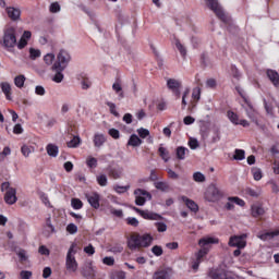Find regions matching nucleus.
I'll return each mask as SVG.
<instances>
[{
  "label": "nucleus",
  "instance_id": "nucleus-1",
  "mask_svg": "<svg viewBox=\"0 0 279 279\" xmlns=\"http://www.w3.org/2000/svg\"><path fill=\"white\" fill-rule=\"evenodd\" d=\"M75 247H77V244L72 243L65 256V269L69 274H75L80 268V264H77V259H75V254H77Z\"/></svg>",
  "mask_w": 279,
  "mask_h": 279
},
{
  "label": "nucleus",
  "instance_id": "nucleus-2",
  "mask_svg": "<svg viewBox=\"0 0 279 279\" xmlns=\"http://www.w3.org/2000/svg\"><path fill=\"white\" fill-rule=\"evenodd\" d=\"M219 243V239L213 236H205L198 241L199 247L198 254H196V260H201L208 254V245H216Z\"/></svg>",
  "mask_w": 279,
  "mask_h": 279
},
{
  "label": "nucleus",
  "instance_id": "nucleus-3",
  "mask_svg": "<svg viewBox=\"0 0 279 279\" xmlns=\"http://www.w3.org/2000/svg\"><path fill=\"white\" fill-rule=\"evenodd\" d=\"M1 191L4 193V202L9 206H14L15 202H19V197H16V190L10 186V182H3L1 184Z\"/></svg>",
  "mask_w": 279,
  "mask_h": 279
},
{
  "label": "nucleus",
  "instance_id": "nucleus-4",
  "mask_svg": "<svg viewBox=\"0 0 279 279\" xmlns=\"http://www.w3.org/2000/svg\"><path fill=\"white\" fill-rule=\"evenodd\" d=\"M207 5L215 12L216 16H218L222 23H230V17L226 11H223L221 4H219V0H207Z\"/></svg>",
  "mask_w": 279,
  "mask_h": 279
},
{
  "label": "nucleus",
  "instance_id": "nucleus-5",
  "mask_svg": "<svg viewBox=\"0 0 279 279\" xmlns=\"http://www.w3.org/2000/svg\"><path fill=\"white\" fill-rule=\"evenodd\" d=\"M71 62V54L69 51L62 49L57 54V61L53 63L52 69H58L59 71H64Z\"/></svg>",
  "mask_w": 279,
  "mask_h": 279
},
{
  "label": "nucleus",
  "instance_id": "nucleus-6",
  "mask_svg": "<svg viewBox=\"0 0 279 279\" xmlns=\"http://www.w3.org/2000/svg\"><path fill=\"white\" fill-rule=\"evenodd\" d=\"M3 46L7 49L16 47V29H14V27H9L4 31Z\"/></svg>",
  "mask_w": 279,
  "mask_h": 279
},
{
  "label": "nucleus",
  "instance_id": "nucleus-7",
  "mask_svg": "<svg viewBox=\"0 0 279 279\" xmlns=\"http://www.w3.org/2000/svg\"><path fill=\"white\" fill-rule=\"evenodd\" d=\"M209 278L211 279H243L239 275L230 270L214 269L209 271Z\"/></svg>",
  "mask_w": 279,
  "mask_h": 279
},
{
  "label": "nucleus",
  "instance_id": "nucleus-8",
  "mask_svg": "<svg viewBox=\"0 0 279 279\" xmlns=\"http://www.w3.org/2000/svg\"><path fill=\"white\" fill-rule=\"evenodd\" d=\"M247 234L232 235L229 240L230 247H238L239 250H244L247 245Z\"/></svg>",
  "mask_w": 279,
  "mask_h": 279
},
{
  "label": "nucleus",
  "instance_id": "nucleus-9",
  "mask_svg": "<svg viewBox=\"0 0 279 279\" xmlns=\"http://www.w3.org/2000/svg\"><path fill=\"white\" fill-rule=\"evenodd\" d=\"M220 197L221 192L219 191V187H217V185L215 184H210L205 193V198L207 199V202H218Z\"/></svg>",
  "mask_w": 279,
  "mask_h": 279
},
{
  "label": "nucleus",
  "instance_id": "nucleus-10",
  "mask_svg": "<svg viewBox=\"0 0 279 279\" xmlns=\"http://www.w3.org/2000/svg\"><path fill=\"white\" fill-rule=\"evenodd\" d=\"M128 247L132 250V252L141 250V234L132 233L128 240Z\"/></svg>",
  "mask_w": 279,
  "mask_h": 279
},
{
  "label": "nucleus",
  "instance_id": "nucleus-11",
  "mask_svg": "<svg viewBox=\"0 0 279 279\" xmlns=\"http://www.w3.org/2000/svg\"><path fill=\"white\" fill-rule=\"evenodd\" d=\"M173 270L171 268H160L153 275V279H171Z\"/></svg>",
  "mask_w": 279,
  "mask_h": 279
},
{
  "label": "nucleus",
  "instance_id": "nucleus-12",
  "mask_svg": "<svg viewBox=\"0 0 279 279\" xmlns=\"http://www.w3.org/2000/svg\"><path fill=\"white\" fill-rule=\"evenodd\" d=\"M167 86L177 97H180V86H182V83L175 78H169L167 81Z\"/></svg>",
  "mask_w": 279,
  "mask_h": 279
},
{
  "label": "nucleus",
  "instance_id": "nucleus-13",
  "mask_svg": "<svg viewBox=\"0 0 279 279\" xmlns=\"http://www.w3.org/2000/svg\"><path fill=\"white\" fill-rule=\"evenodd\" d=\"M141 217L143 219H147L148 221H160L162 220V217L160 216V214H156L154 211H149V210H141Z\"/></svg>",
  "mask_w": 279,
  "mask_h": 279
},
{
  "label": "nucleus",
  "instance_id": "nucleus-14",
  "mask_svg": "<svg viewBox=\"0 0 279 279\" xmlns=\"http://www.w3.org/2000/svg\"><path fill=\"white\" fill-rule=\"evenodd\" d=\"M5 12L11 21H21V9L7 7Z\"/></svg>",
  "mask_w": 279,
  "mask_h": 279
},
{
  "label": "nucleus",
  "instance_id": "nucleus-15",
  "mask_svg": "<svg viewBox=\"0 0 279 279\" xmlns=\"http://www.w3.org/2000/svg\"><path fill=\"white\" fill-rule=\"evenodd\" d=\"M81 274L83 278H95V268H93V264H86L81 268Z\"/></svg>",
  "mask_w": 279,
  "mask_h": 279
},
{
  "label": "nucleus",
  "instance_id": "nucleus-16",
  "mask_svg": "<svg viewBox=\"0 0 279 279\" xmlns=\"http://www.w3.org/2000/svg\"><path fill=\"white\" fill-rule=\"evenodd\" d=\"M107 173H108L109 178H113V180H119V178H121V175L123 174V169L120 167L109 166L107 168Z\"/></svg>",
  "mask_w": 279,
  "mask_h": 279
},
{
  "label": "nucleus",
  "instance_id": "nucleus-17",
  "mask_svg": "<svg viewBox=\"0 0 279 279\" xmlns=\"http://www.w3.org/2000/svg\"><path fill=\"white\" fill-rule=\"evenodd\" d=\"M78 80L81 81V88L82 90H88L90 86H93V82L88 77V75L82 73L78 75Z\"/></svg>",
  "mask_w": 279,
  "mask_h": 279
},
{
  "label": "nucleus",
  "instance_id": "nucleus-18",
  "mask_svg": "<svg viewBox=\"0 0 279 279\" xmlns=\"http://www.w3.org/2000/svg\"><path fill=\"white\" fill-rule=\"evenodd\" d=\"M0 88L2 93L5 95L7 99L10 101L12 100V86L8 82H2L0 84Z\"/></svg>",
  "mask_w": 279,
  "mask_h": 279
},
{
  "label": "nucleus",
  "instance_id": "nucleus-19",
  "mask_svg": "<svg viewBox=\"0 0 279 279\" xmlns=\"http://www.w3.org/2000/svg\"><path fill=\"white\" fill-rule=\"evenodd\" d=\"M266 74H267V77L270 80L271 84H274V86L278 87L279 86L278 72H276V70H267Z\"/></svg>",
  "mask_w": 279,
  "mask_h": 279
},
{
  "label": "nucleus",
  "instance_id": "nucleus-20",
  "mask_svg": "<svg viewBox=\"0 0 279 279\" xmlns=\"http://www.w3.org/2000/svg\"><path fill=\"white\" fill-rule=\"evenodd\" d=\"M257 236L260 239V241H269L270 239H274L275 236H279V230L270 231V232H259Z\"/></svg>",
  "mask_w": 279,
  "mask_h": 279
},
{
  "label": "nucleus",
  "instance_id": "nucleus-21",
  "mask_svg": "<svg viewBox=\"0 0 279 279\" xmlns=\"http://www.w3.org/2000/svg\"><path fill=\"white\" fill-rule=\"evenodd\" d=\"M182 202H184L185 206L192 210V213H197L199 210V206L195 204V202L186 196H182Z\"/></svg>",
  "mask_w": 279,
  "mask_h": 279
},
{
  "label": "nucleus",
  "instance_id": "nucleus-22",
  "mask_svg": "<svg viewBox=\"0 0 279 279\" xmlns=\"http://www.w3.org/2000/svg\"><path fill=\"white\" fill-rule=\"evenodd\" d=\"M94 146L95 147H104V144L106 143V135L101 134V133H96L94 135Z\"/></svg>",
  "mask_w": 279,
  "mask_h": 279
},
{
  "label": "nucleus",
  "instance_id": "nucleus-23",
  "mask_svg": "<svg viewBox=\"0 0 279 279\" xmlns=\"http://www.w3.org/2000/svg\"><path fill=\"white\" fill-rule=\"evenodd\" d=\"M88 204L92 206V208H99V194L94 193L89 196H87Z\"/></svg>",
  "mask_w": 279,
  "mask_h": 279
},
{
  "label": "nucleus",
  "instance_id": "nucleus-24",
  "mask_svg": "<svg viewBox=\"0 0 279 279\" xmlns=\"http://www.w3.org/2000/svg\"><path fill=\"white\" fill-rule=\"evenodd\" d=\"M154 186L157 191H162V193H167L170 189L169 182L167 181H155Z\"/></svg>",
  "mask_w": 279,
  "mask_h": 279
},
{
  "label": "nucleus",
  "instance_id": "nucleus-25",
  "mask_svg": "<svg viewBox=\"0 0 279 279\" xmlns=\"http://www.w3.org/2000/svg\"><path fill=\"white\" fill-rule=\"evenodd\" d=\"M154 243V238L149 234H144L141 238V247H149Z\"/></svg>",
  "mask_w": 279,
  "mask_h": 279
},
{
  "label": "nucleus",
  "instance_id": "nucleus-26",
  "mask_svg": "<svg viewBox=\"0 0 279 279\" xmlns=\"http://www.w3.org/2000/svg\"><path fill=\"white\" fill-rule=\"evenodd\" d=\"M46 151H47L48 156H51L52 158H57L59 148L57 145L48 144L46 147Z\"/></svg>",
  "mask_w": 279,
  "mask_h": 279
},
{
  "label": "nucleus",
  "instance_id": "nucleus-27",
  "mask_svg": "<svg viewBox=\"0 0 279 279\" xmlns=\"http://www.w3.org/2000/svg\"><path fill=\"white\" fill-rule=\"evenodd\" d=\"M112 90H114L119 99H123L125 97V94H123V87H121V83L119 82L113 83Z\"/></svg>",
  "mask_w": 279,
  "mask_h": 279
},
{
  "label": "nucleus",
  "instance_id": "nucleus-28",
  "mask_svg": "<svg viewBox=\"0 0 279 279\" xmlns=\"http://www.w3.org/2000/svg\"><path fill=\"white\" fill-rule=\"evenodd\" d=\"M146 202H151V193L141 190V206H145Z\"/></svg>",
  "mask_w": 279,
  "mask_h": 279
},
{
  "label": "nucleus",
  "instance_id": "nucleus-29",
  "mask_svg": "<svg viewBox=\"0 0 279 279\" xmlns=\"http://www.w3.org/2000/svg\"><path fill=\"white\" fill-rule=\"evenodd\" d=\"M186 154H189V148L183 146H179L177 148V158L179 160H184V158H186Z\"/></svg>",
  "mask_w": 279,
  "mask_h": 279
},
{
  "label": "nucleus",
  "instance_id": "nucleus-30",
  "mask_svg": "<svg viewBox=\"0 0 279 279\" xmlns=\"http://www.w3.org/2000/svg\"><path fill=\"white\" fill-rule=\"evenodd\" d=\"M128 145L131 147H138V145H141V137L136 134H132L129 138Z\"/></svg>",
  "mask_w": 279,
  "mask_h": 279
},
{
  "label": "nucleus",
  "instance_id": "nucleus-31",
  "mask_svg": "<svg viewBox=\"0 0 279 279\" xmlns=\"http://www.w3.org/2000/svg\"><path fill=\"white\" fill-rule=\"evenodd\" d=\"M245 193H246V195H250V197H260L263 191L260 189L254 190L251 187H246Z\"/></svg>",
  "mask_w": 279,
  "mask_h": 279
},
{
  "label": "nucleus",
  "instance_id": "nucleus-32",
  "mask_svg": "<svg viewBox=\"0 0 279 279\" xmlns=\"http://www.w3.org/2000/svg\"><path fill=\"white\" fill-rule=\"evenodd\" d=\"M252 215L253 217H262V215H265V209L258 205H253Z\"/></svg>",
  "mask_w": 279,
  "mask_h": 279
},
{
  "label": "nucleus",
  "instance_id": "nucleus-33",
  "mask_svg": "<svg viewBox=\"0 0 279 279\" xmlns=\"http://www.w3.org/2000/svg\"><path fill=\"white\" fill-rule=\"evenodd\" d=\"M71 206L74 210H82V208H84V203H82V199L80 198H72Z\"/></svg>",
  "mask_w": 279,
  "mask_h": 279
},
{
  "label": "nucleus",
  "instance_id": "nucleus-34",
  "mask_svg": "<svg viewBox=\"0 0 279 279\" xmlns=\"http://www.w3.org/2000/svg\"><path fill=\"white\" fill-rule=\"evenodd\" d=\"M174 45H175L178 51H180V54L182 56V58H186V47H184V45H182V43H180V39H175Z\"/></svg>",
  "mask_w": 279,
  "mask_h": 279
},
{
  "label": "nucleus",
  "instance_id": "nucleus-35",
  "mask_svg": "<svg viewBox=\"0 0 279 279\" xmlns=\"http://www.w3.org/2000/svg\"><path fill=\"white\" fill-rule=\"evenodd\" d=\"M227 117L229 119V121H231V123H233V125H239V114H236L234 111H228L227 112Z\"/></svg>",
  "mask_w": 279,
  "mask_h": 279
},
{
  "label": "nucleus",
  "instance_id": "nucleus-36",
  "mask_svg": "<svg viewBox=\"0 0 279 279\" xmlns=\"http://www.w3.org/2000/svg\"><path fill=\"white\" fill-rule=\"evenodd\" d=\"M211 131H213V134H214L213 143H219V141H221V131L219 130L218 126H214L211 129Z\"/></svg>",
  "mask_w": 279,
  "mask_h": 279
},
{
  "label": "nucleus",
  "instance_id": "nucleus-37",
  "mask_svg": "<svg viewBox=\"0 0 279 279\" xmlns=\"http://www.w3.org/2000/svg\"><path fill=\"white\" fill-rule=\"evenodd\" d=\"M52 71H56V75L53 76V82H56L57 84H60L64 80V74H62V71L64 70L52 69Z\"/></svg>",
  "mask_w": 279,
  "mask_h": 279
},
{
  "label": "nucleus",
  "instance_id": "nucleus-38",
  "mask_svg": "<svg viewBox=\"0 0 279 279\" xmlns=\"http://www.w3.org/2000/svg\"><path fill=\"white\" fill-rule=\"evenodd\" d=\"M14 84L17 88H23V86H25V75L21 74L15 76Z\"/></svg>",
  "mask_w": 279,
  "mask_h": 279
},
{
  "label": "nucleus",
  "instance_id": "nucleus-39",
  "mask_svg": "<svg viewBox=\"0 0 279 279\" xmlns=\"http://www.w3.org/2000/svg\"><path fill=\"white\" fill-rule=\"evenodd\" d=\"M141 138H147V143H154V137L149 135V130L141 128Z\"/></svg>",
  "mask_w": 279,
  "mask_h": 279
},
{
  "label": "nucleus",
  "instance_id": "nucleus-40",
  "mask_svg": "<svg viewBox=\"0 0 279 279\" xmlns=\"http://www.w3.org/2000/svg\"><path fill=\"white\" fill-rule=\"evenodd\" d=\"M158 151H159L160 158H162V160L165 162H169V150H167V148L160 146Z\"/></svg>",
  "mask_w": 279,
  "mask_h": 279
},
{
  "label": "nucleus",
  "instance_id": "nucleus-41",
  "mask_svg": "<svg viewBox=\"0 0 279 279\" xmlns=\"http://www.w3.org/2000/svg\"><path fill=\"white\" fill-rule=\"evenodd\" d=\"M233 160H245V150L236 148L233 155Z\"/></svg>",
  "mask_w": 279,
  "mask_h": 279
},
{
  "label": "nucleus",
  "instance_id": "nucleus-42",
  "mask_svg": "<svg viewBox=\"0 0 279 279\" xmlns=\"http://www.w3.org/2000/svg\"><path fill=\"white\" fill-rule=\"evenodd\" d=\"M96 181L99 186H108V177L106 174H99L96 177Z\"/></svg>",
  "mask_w": 279,
  "mask_h": 279
},
{
  "label": "nucleus",
  "instance_id": "nucleus-43",
  "mask_svg": "<svg viewBox=\"0 0 279 279\" xmlns=\"http://www.w3.org/2000/svg\"><path fill=\"white\" fill-rule=\"evenodd\" d=\"M252 174L254 180H256V182L263 180V171L259 168H253Z\"/></svg>",
  "mask_w": 279,
  "mask_h": 279
},
{
  "label": "nucleus",
  "instance_id": "nucleus-44",
  "mask_svg": "<svg viewBox=\"0 0 279 279\" xmlns=\"http://www.w3.org/2000/svg\"><path fill=\"white\" fill-rule=\"evenodd\" d=\"M80 143H82V140L80 136H74L70 142H68V147L75 148L80 146Z\"/></svg>",
  "mask_w": 279,
  "mask_h": 279
},
{
  "label": "nucleus",
  "instance_id": "nucleus-45",
  "mask_svg": "<svg viewBox=\"0 0 279 279\" xmlns=\"http://www.w3.org/2000/svg\"><path fill=\"white\" fill-rule=\"evenodd\" d=\"M40 49L29 48V58L32 60H36L37 58H40Z\"/></svg>",
  "mask_w": 279,
  "mask_h": 279
},
{
  "label": "nucleus",
  "instance_id": "nucleus-46",
  "mask_svg": "<svg viewBox=\"0 0 279 279\" xmlns=\"http://www.w3.org/2000/svg\"><path fill=\"white\" fill-rule=\"evenodd\" d=\"M60 10H62V8L60 7V3H58V2H52L49 7V12H51V14H58V12H60Z\"/></svg>",
  "mask_w": 279,
  "mask_h": 279
},
{
  "label": "nucleus",
  "instance_id": "nucleus-47",
  "mask_svg": "<svg viewBox=\"0 0 279 279\" xmlns=\"http://www.w3.org/2000/svg\"><path fill=\"white\" fill-rule=\"evenodd\" d=\"M16 255L20 258V263H26L27 260V251L26 250H20L17 251Z\"/></svg>",
  "mask_w": 279,
  "mask_h": 279
},
{
  "label": "nucleus",
  "instance_id": "nucleus-48",
  "mask_svg": "<svg viewBox=\"0 0 279 279\" xmlns=\"http://www.w3.org/2000/svg\"><path fill=\"white\" fill-rule=\"evenodd\" d=\"M53 60H56V54H53V53H47L44 57V62L46 64H48V66H50V64H53Z\"/></svg>",
  "mask_w": 279,
  "mask_h": 279
},
{
  "label": "nucleus",
  "instance_id": "nucleus-49",
  "mask_svg": "<svg viewBox=\"0 0 279 279\" xmlns=\"http://www.w3.org/2000/svg\"><path fill=\"white\" fill-rule=\"evenodd\" d=\"M194 182H206V177L202 172H195L193 174Z\"/></svg>",
  "mask_w": 279,
  "mask_h": 279
},
{
  "label": "nucleus",
  "instance_id": "nucleus-50",
  "mask_svg": "<svg viewBox=\"0 0 279 279\" xmlns=\"http://www.w3.org/2000/svg\"><path fill=\"white\" fill-rule=\"evenodd\" d=\"M114 191H116V193H119V195H121L123 193H128V191H130V185H125V186L116 185Z\"/></svg>",
  "mask_w": 279,
  "mask_h": 279
},
{
  "label": "nucleus",
  "instance_id": "nucleus-51",
  "mask_svg": "<svg viewBox=\"0 0 279 279\" xmlns=\"http://www.w3.org/2000/svg\"><path fill=\"white\" fill-rule=\"evenodd\" d=\"M86 165L87 167H89V169H95L97 167V158L95 157L87 158Z\"/></svg>",
  "mask_w": 279,
  "mask_h": 279
},
{
  "label": "nucleus",
  "instance_id": "nucleus-52",
  "mask_svg": "<svg viewBox=\"0 0 279 279\" xmlns=\"http://www.w3.org/2000/svg\"><path fill=\"white\" fill-rule=\"evenodd\" d=\"M108 108L110 109L111 114H113V117H119V112L117 111V105L114 102H107Z\"/></svg>",
  "mask_w": 279,
  "mask_h": 279
},
{
  "label": "nucleus",
  "instance_id": "nucleus-53",
  "mask_svg": "<svg viewBox=\"0 0 279 279\" xmlns=\"http://www.w3.org/2000/svg\"><path fill=\"white\" fill-rule=\"evenodd\" d=\"M108 134H109V136H111V138H114L116 141L121 138V134L119 133V130H117V129H110L108 131Z\"/></svg>",
  "mask_w": 279,
  "mask_h": 279
},
{
  "label": "nucleus",
  "instance_id": "nucleus-54",
  "mask_svg": "<svg viewBox=\"0 0 279 279\" xmlns=\"http://www.w3.org/2000/svg\"><path fill=\"white\" fill-rule=\"evenodd\" d=\"M189 147L192 149H197V147H199V142L197 141V138L191 137L189 141Z\"/></svg>",
  "mask_w": 279,
  "mask_h": 279
},
{
  "label": "nucleus",
  "instance_id": "nucleus-55",
  "mask_svg": "<svg viewBox=\"0 0 279 279\" xmlns=\"http://www.w3.org/2000/svg\"><path fill=\"white\" fill-rule=\"evenodd\" d=\"M229 202H233V204H236L238 206H245V201L234 196V197H229Z\"/></svg>",
  "mask_w": 279,
  "mask_h": 279
},
{
  "label": "nucleus",
  "instance_id": "nucleus-56",
  "mask_svg": "<svg viewBox=\"0 0 279 279\" xmlns=\"http://www.w3.org/2000/svg\"><path fill=\"white\" fill-rule=\"evenodd\" d=\"M66 232H69V234H76L77 233V227L75 226V223H70L66 226Z\"/></svg>",
  "mask_w": 279,
  "mask_h": 279
},
{
  "label": "nucleus",
  "instance_id": "nucleus-57",
  "mask_svg": "<svg viewBox=\"0 0 279 279\" xmlns=\"http://www.w3.org/2000/svg\"><path fill=\"white\" fill-rule=\"evenodd\" d=\"M83 252H85V254L88 256H93L95 254V248L93 247V244H88L84 247Z\"/></svg>",
  "mask_w": 279,
  "mask_h": 279
},
{
  "label": "nucleus",
  "instance_id": "nucleus-58",
  "mask_svg": "<svg viewBox=\"0 0 279 279\" xmlns=\"http://www.w3.org/2000/svg\"><path fill=\"white\" fill-rule=\"evenodd\" d=\"M126 223L129 225V226H133V228H138V219H136V218H132V217H129L128 219H126Z\"/></svg>",
  "mask_w": 279,
  "mask_h": 279
},
{
  "label": "nucleus",
  "instance_id": "nucleus-59",
  "mask_svg": "<svg viewBox=\"0 0 279 279\" xmlns=\"http://www.w3.org/2000/svg\"><path fill=\"white\" fill-rule=\"evenodd\" d=\"M32 276H33V274H32V271H29V270H22V271L20 272V278H21V279H31Z\"/></svg>",
  "mask_w": 279,
  "mask_h": 279
},
{
  "label": "nucleus",
  "instance_id": "nucleus-60",
  "mask_svg": "<svg viewBox=\"0 0 279 279\" xmlns=\"http://www.w3.org/2000/svg\"><path fill=\"white\" fill-rule=\"evenodd\" d=\"M104 265H108V267H112L114 265V257H105L102 259Z\"/></svg>",
  "mask_w": 279,
  "mask_h": 279
},
{
  "label": "nucleus",
  "instance_id": "nucleus-61",
  "mask_svg": "<svg viewBox=\"0 0 279 279\" xmlns=\"http://www.w3.org/2000/svg\"><path fill=\"white\" fill-rule=\"evenodd\" d=\"M158 232H167V225L165 222H156Z\"/></svg>",
  "mask_w": 279,
  "mask_h": 279
},
{
  "label": "nucleus",
  "instance_id": "nucleus-62",
  "mask_svg": "<svg viewBox=\"0 0 279 279\" xmlns=\"http://www.w3.org/2000/svg\"><path fill=\"white\" fill-rule=\"evenodd\" d=\"M35 93L37 95H39L40 97H44V95L47 93V90H45V87L40 86V85H37L35 87Z\"/></svg>",
  "mask_w": 279,
  "mask_h": 279
},
{
  "label": "nucleus",
  "instance_id": "nucleus-63",
  "mask_svg": "<svg viewBox=\"0 0 279 279\" xmlns=\"http://www.w3.org/2000/svg\"><path fill=\"white\" fill-rule=\"evenodd\" d=\"M153 254H155V256H162V247L155 245L151 248Z\"/></svg>",
  "mask_w": 279,
  "mask_h": 279
},
{
  "label": "nucleus",
  "instance_id": "nucleus-64",
  "mask_svg": "<svg viewBox=\"0 0 279 279\" xmlns=\"http://www.w3.org/2000/svg\"><path fill=\"white\" fill-rule=\"evenodd\" d=\"M13 134H23V126L21 124H15L13 128Z\"/></svg>",
  "mask_w": 279,
  "mask_h": 279
}]
</instances>
